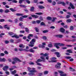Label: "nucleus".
<instances>
[{
    "label": "nucleus",
    "mask_w": 76,
    "mask_h": 76,
    "mask_svg": "<svg viewBox=\"0 0 76 76\" xmlns=\"http://www.w3.org/2000/svg\"><path fill=\"white\" fill-rule=\"evenodd\" d=\"M25 29H26V32H28L29 30L28 28H26Z\"/></svg>",
    "instance_id": "obj_48"
},
{
    "label": "nucleus",
    "mask_w": 76,
    "mask_h": 76,
    "mask_svg": "<svg viewBox=\"0 0 76 76\" xmlns=\"http://www.w3.org/2000/svg\"><path fill=\"white\" fill-rule=\"evenodd\" d=\"M72 21V20L71 19H68L66 20V23H70Z\"/></svg>",
    "instance_id": "obj_26"
},
{
    "label": "nucleus",
    "mask_w": 76,
    "mask_h": 76,
    "mask_svg": "<svg viewBox=\"0 0 76 76\" xmlns=\"http://www.w3.org/2000/svg\"><path fill=\"white\" fill-rule=\"evenodd\" d=\"M36 15H42V12L36 13H35Z\"/></svg>",
    "instance_id": "obj_43"
},
{
    "label": "nucleus",
    "mask_w": 76,
    "mask_h": 76,
    "mask_svg": "<svg viewBox=\"0 0 76 76\" xmlns=\"http://www.w3.org/2000/svg\"><path fill=\"white\" fill-rule=\"evenodd\" d=\"M74 29V27L73 26H71L70 27V29L72 31Z\"/></svg>",
    "instance_id": "obj_45"
},
{
    "label": "nucleus",
    "mask_w": 76,
    "mask_h": 76,
    "mask_svg": "<svg viewBox=\"0 0 76 76\" xmlns=\"http://www.w3.org/2000/svg\"><path fill=\"white\" fill-rule=\"evenodd\" d=\"M56 37H58V38H61L63 37V35H56Z\"/></svg>",
    "instance_id": "obj_24"
},
{
    "label": "nucleus",
    "mask_w": 76,
    "mask_h": 76,
    "mask_svg": "<svg viewBox=\"0 0 76 76\" xmlns=\"http://www.w3.org/2000/svg\"><path fill=\"white\" fill-rule=\"evenodd\" d=\"M47 20H52V18L50 17H48L47 18Z\"/></svg>",
    "instance_id": "obj_27"
},
{
    "label": "nucleus",
    "mask_w": 76,
    "mask_h": 76,
    "mask_svg": "<svg viewBox=\"0 0 76 76\" xmlns=\"http://www.w3.org/2000/svg\"><path fill=\"white\" fill-rule=\"evenodd\" d=\"M54 53L56 55V56L57 57H60V53L59 52H56Z\"/></svg>",
    "instance_id": "obj_11"
},
{
    "label": "nucleus",
    "mask_w": 76,
    "mask_h": 76,
    "mask_svg": "<svg viewBox=\"0 0 76 76\" xmlns=\"http://www.w3.org/2000/svg\"><path fill=\"white\" fill-rule=\"evenodd\" d=\"M8 34L10 35H12L14 34V33L12 32H8Z\"/></svg>",
    "instance_id": "obj_44"
},
{
    "label": "nucleus",
    "mask_w": 76,
    "mask_h": 76,
    "mask_svg": "<svg viewBox=\"0 0 76 76\" xmlns=\"http://www.w3.org/2000/svg\"><path fill=\"white\" fill-rule=\"evenodd\" d=\"M70 6L71 7L72 9H75V7L73 5V4H72V3H70Z\"/></svg>",
    "instance_id": "obj_19"
},
{
    "label": "nucleus",
    "mask_w": 76,
    "mask_h": 76,
    "mask_svg": "<svg viewBox=\"0 0 76 76\" xmlns=\"http://www.w3.org/2000/svg\"><path fill=\"white\" fill-rule=\"evenodd\" d=\"M41 20H38L36 21V23H39L40 22H41Z\"/></svg>",
    "instance_id": "obj_60"
},
{
    "label": "nucleus",
    "mask_w": 76,
    "mask_h": 76,
    "mask_svg": "<svg viewBox=\"0 0 76 76\" xmlns=\"http://www.w3.org/2000/svg\"><path fill=\"white\" fill-rule=\"evenodd\" d=\"M42 38H43V39H44V40H46V39H47V37L46 36H43L42 37Z\"/></svg>",
    "instance_id": "obj_46"
},
{
    "label": "nucleus",
    "mask_w": 76,
    "mask_h": 76,
    "mask_svg": "<svg viewBox=\"0 0 76 76\" xmlns=\"http://www.w3.org/2000/svg\"><path fill=\"white\" fill-rule=\"evenodd\" d=\"M5 21V20L4 19H0V22H3Z\"/></svg>",
    "instance_id": "obj_47"
},
{
    "label": "nucleus",
    "mask_w": 76,
    "mask_h": 76,
    "mask_svg": "<svg viewBox=\"0 0 76 76\" xmlns=\"http://www.w3.org/2000/svg\"><path fill=\"white\" fill-rule=\"evenodd\" d=\"M53 20H52V22H55V20L57 19V18L56 17H53Z\"/></svg>",
    "instance_id": "obj_25"
},
{
    "label": "nucleus",
    "mask_w": 76,
    "mask_h": 76,
    "mask_svg": "<svg viewBox=\"0 0 76 76\" xmlns=\"http://www.w3.org/2000/svg\"><path fill=\"white\" fill-rule=\"evenodd\" d=\"M17 72V71L16 70H14V71H13L11 72V74L14 75L15 73H16Z\"/></svg>",
    "instance_id": "obj_21"
},
{
    "label": "nucleus",
    "mask_w": 76,
    "mask_h": 76,
    "mask_svg": "<svg viewBox=\"0 0 76 76\" xmlns=\"http://www.w3.org/2000/svg\"><path fill=\"white\" fill-rule=\"evenodd\" d=\"M75 40H76L75 39L74 40H71L70 39H66L65 40V41H67V42H70V41H72V42H73V41H75Z\"/></svg>",
    "instance_id": "obj_22"
},
{
    "label": "nucleus",
    "mask_w": 76,
    "mask_h": 76,
    "mask_svg": "<svg viewBox=\"0 0 76 76\" xmlns=\"http://www.w3.org/2000/svg\"><path fill=\"white\" fill-rule=\"evenodd\" d=\"M39 9H45V7L42 5H39L38 6Z\"/></svg>",
    "instance_id": "obj_16"
},
{
    "label": "nucleus",
    "mask_w": 76,
    "mask_h": 76,
    "mask_svg": "<svg viewBox=\"0 0 76 76\" xmlns=\"http://www.w3.org/2000/svg\"><path fill=\"white\" fill-rule=\"evenodd\" d=\"M36 42V39H32L30 42V44L28 45V46L30 47H33L34 46V44Z\"/></svg>",
    "instance_id": "obj_1"
},
{
    "label": "nucleus",
    "mask_w": 76,
    "mask_h": 76,
    "mask_svg": "<svg viewBox=\"0 0 76 76\" xmlns=\"http://www.w3.org/2000/svg\"><path fill=\"white\" fill-rule=\"evenodd\" d=\"M70 17V15H67L66 16V19H69V18Z\"/></svg>",
    "instance_id": "obj_56"
},
{
    "label": "nucleus",
    "mask_w": 76,
    "mask_h": 76,
    "mask_svg": "<svg viewBox=\"0 0 76 76\" xmlns=\"http://www.w3.org/2000/svg\"><path fill=\"white\" fill-rule=\"evenodd\" d=\"M34 29H35L37 32H39V29L37 27H35L34 28Z\"/></svg>",
    "instance_id": "obj_29"
},
{
    "label": "nucleus",
    "mask_w": 76,
    "mask_h": 76,
    "mask_svg": "<svg viewBox=\"0 0 76 76\" xmlns=\"http://www.w3.org/2000/svg\"><path fill=\"white\" fill-rule=\"evenodd\" d=\"M16 16H23V14H20V13H16Z\"/></svg>",
    "instance_id": "obj_33"
},
{
    "label": "nucleus",
    "mask_w": 76,
    "mask_h": 76,
    "mask_svg": "<svg viewBox=\"0 0 76 76\" xmlns=\"http://www.w3.org/2000/svg\"><path fill=\"white\" fill-rule=\"evenodd\" d=\"M30 73H37V71L36 70H31L29 71Z\"/></svg>",
    "instance_id": "obj_17"
},
{
    "label": "nucleus",
    "mask_w": 76,
    "mask_h": 76,
    "mask_svg": "<svg viewBox=\"0 0 76 76\" xmlns=\"http://www.w3.org/2000/svg\"><path fill=\"white\" fill-rule=\"evenodd\" d=\"M23 17L24 18H28V15H25L23 16Z\"/></svg>",
    "instance_id": "obj_64"
},
{
    "label": "nucleus",
    "mask_w": 76,
    "mask_h": 76,
    "mask_svg": "<svg viewBox=\"0 0 76 76\" xmlns=\"http://www.w3.org/2000/svg\"><path fill=\"white\" fill-rule=\"evenodd\" d=\"M8 25H6L4 26V28L5 29H7L8 30H10V27L7 26Z\"/></svg>",
    "instance_id": "obj_12"
},
{
    "label": "nucleus",
    "mask_w": 76,
    "mask_h": 76,
    "mask_svg": "<svg viewBox=\"0 0 76 76\" xmlns=\"http://www.w3.org/2000/svg\"><path fill=\"white\" fill-rule=\"evenodd\" d=\"M38 75H39L38 76H41L43 75V74H42V73L41 72V73H39Z\"/></svg>",
    "instance_id": "obj_61"
},
{
    "label": "nucleus",
    "mask_w": 76,
    "mask_h": 76,
    "mask_svg": "<svg viewBox=\"0 0 76 76\" xmlns=\"http://www.w3.org/2000/svg\"><path fill=\"white\" fill-rule=\"evenodd\" d=\"M26 51H29V52H31V53H35V50L32 49H30L29 50H26Z\"/></svg>",
    "instance_id": "obj_9"
},
{
    "label": "nucleus",
    "mask_w": 76,
    "mask_h": 76,
    "mask_svg": "<svg viewBox=\"0 0 76 76\" xmlns=\"http://www.w3.org/2000/svg\"><path fill=\"white\" fill-rule=\"evenodd\" d=\"M24 10L26 12V13H28L29 12L28 10L26 9H24Z\"/></svg>",
    "instance_id": "obj_55"
},
{
    "label": "nucleus",
    "mask_w": 76,
    "mask_h": 76,
    "mask_svg": "<svg viewBox=\"0 0 76 76\" xmlns=\"http://www.w3.org/2000/svg\"><path fill=\"white\" fill-rule=\"evenodd\" d=\"M10 10H11V11H12V12H16V10L12 8H10Z\"/></svg>",
    "instance_id": "obj_23"
},
{
    "label": "nucleus",
    "mask_w": 76,
    "mask_h": 76,
    "mask_svg": "<svg viewBox=\"0 0 76 76\" xmlns=\"http://www.w3.org/2000/svg\"><path fill=\"white\" fill-rule=\"evenodd\" d=\"M9 12H10V10H9L8 9H7L6 10H4V13H9Z\"/></svg>",
    "instance_id": "obj_36"
},
{
    "label": "nucleus",
    "mask_w": 76,
    "mask_h": 76,
    "mask_svg": "<svg viewBox=\"0 0 76 76\" xmlns=\"http://www.w3.org/2000/svg\"><path fill=\"white\" fill-rule=\"evenodd\" d=\"M11 37H12V38L15 37V38H16L17 39H18V38H19V36H18V35H17V34H14V35L12 36H11Z\"/></svg>",
    "instance_id": "obj_6"
},
{
    "label": "nucleus",
    "mask_w": 76,
    "mask_h": 76,
    "mask_svg": "<svg viewBox=\"0 0 76 76\" xmlns=\"http://www.w3.org/2000/svg\"><path fill=\"white\" fill-rule=\"evenodd\" d=\"M40 25L41 26H45V23H44L43 22H42L41 23H40Z\"/></svg>",
    "instance_id": "obj_30"
},
{
    "label": "nucleus",
    "mask_w": 76,
    "mask_h": 76,
    "mask_svg": "<svg viewBox=\"0 0 76 76\" xmlns=\"http://www.w3.org/2000/svg\"><path fill=\"white\" fill-rule=\"evenodd\" d=\"M57 59V58L55 57H53L52 58L51 60H56Z\"/></svg>",
    "instance_id": "obj_62"
},
{
    "label": "nucleus",
    "mask_w": 76,
    "mask_h": 76,
    "mask_svg": "<svg viewBox=\"0 0 76 76\" xmlns=\"http://www.w3.org/2000/svg\"><path fill=\"white\" fill-rule=\"evenodd\" d=\"M19 47L20 48H24V47H25V46L23 45V44H21L20 45Z\"/></svg>",
    "instance_id": "obj_34"
},
{
    "label": "nucleus",
    "mask_w": 76,
    "mask_h": 76,
    "mask_svg": "<svg viewBox=\"0 0 76 76\" xmlns=\"http://www.w3.org/2000/svg\"><path fill=\"white\" fill-rule=\"evenodd\" d=\"M59 46V44L58 43H55L54 44V46L56 47V48L58 49V48H60V47H58Z\"/></svg>",
    "instance_id": "obj_7"
},
{
    "label": "nucleus",
    "mask_w": 76,
    "mask_h": 76,
    "mask_svg": "<svg viewBox=\"0 0 76 76\" xmlns=\"http://www.w3.org/2000/svg\"><path fill=\"white\" fill-rule=\"evenodd\" d=\"M28 75L29 76H35V74L34 73H30L28 74Z\"/></svg>",
    "instance_id": "obj_18"
},
{
    "label": "nucleus",
    "mask_w": 76,
    "mask_h": 76,
    "mask_svg": "<svg viewBox=\"0 0 76 76\" xmlns=\"http://www.w3.org/2000/svg\"><path fill=\"white\" fill-rule=\"evenodd\" d=\"M58 44H59V46L60 47L61 46H64L65 45L63 43H58Z\"/></svg>",
    "instance_id": "obj_35"
},
{
    "label": "nucleus",
    "mask_w": 76,
    "mask_h": 76,
    "mask_svg": "<svg viewBox=\"0 0 76 76\" xmlns=\"http://www.w3.org/2000/svg\"><path fill=\"white\" fill-rule=\"evenodd\" d=\"M31 16L32 18H35V19H37L39 17L38 16L35 15H31Z\"/></svg>",
    "instance_id": "obj_13"
},
{
    "label": "nucleus",
    "mask_w": 76,
    "mask_h": 76,
    "mask_svg": "<svg viewBox=\"0 0 76 76\" xmlns=\"http://www.w3.org/2000/svg\"><path fill=\"white\" fill-rule=\"evenodd\" d=\"M48 46L50 48H51V47H53V45L51 44H49L48 45Z\"/></svg>",
    "instance_id": "obj_41"
},
{
    "label": "nucleus",
    "mask_w": 76,
    "mask_h": 76,
    "mask_svg": "<svg viewBox=\"0 0 76 76\" xmlns=\"http://www.w3.org/2000/svg\"><path fill=\"white\" fill-rule=\"evenodd\" d=\"M66 52L67 53H73V52L72 51V49H69L66 50Z\"/></svg>",
    "instance_id": "obj_14"
},
{
    "label": "nucleus",
    "mask_w": 76,
    "mask_h": 76,
    "mask_svg": "<svg viewBox=\"0 0 76 76\" xmlns=\"http://www.w3.org/2000/svg\"><path fill=\"white\" fill-rule=\"evenodd\" d=\"M23 17H20V18H19V20L20 21H21V22H23Z\"/></svg>",
    "instance_id": "obj_40"
},
{
    "label": "nucleus",
    "mask_w": 76,
    "mask_h": 76,
    "mask_svg": "<svg viewBox=\"0 0 76 76\" xmlns=\"http://www.w3.org/2000/svg\"><path fill=\"white\" fill-rule=\"evenodd\" d=\"M19 25L20 26H23V23L20 22L19 23Z\"/></svg>",
    "instance_id": "obj_49"
},
{
    "label": "nucleus",
    "mask_w": 76,
    "mask_h": 76,
    "mask_svg": "<svg viewBox=\"0 0 76 76\" xmlns=\"http://www.w3.org/2000/svg\"><path fill=\"white\" fill-rule=\"evenodd\" d=\"M19 3L20 4H22L23 2V1H24V0H19Z\"/></svg>",
    "instance_id": "obj_39"
},
{
    "label": "nucleus",
    "mask_w": 76,
    "mask_h": 76,
    "mask_svg": "<svg viewBox=\"0 0 76 76\" xmlns=\"http://www.w3.org/2000/svg\"><path fill=\"white\" fill-rule=\"evenodd\" d=\"M7 69H9V66H5L2 68L3 70L5 71H7Z\"/></svg>",
    "instance_id": "obj_5"
},
{
    "label": "nucleus",
    "mask_w": 76,
    "mask_h": 76,
    "mask_svg": "<svg viewBox=\"0 0 76 76\" xmlns=\"http://www.w3.org/2000/svg\"><path fill=\"white\" fill-rule=\"evenodd\" d=\"M48 56V54H47V53H46L44 54V56L46 57L47 56Z\"/></svg>",
    "instance_id": "obj_63"
},
{
    "label": "nucleus",
    "mask_w": 76,
    "mask_h": 76,
    "mask_svg": "<svg viewBox=\"0 0 76 76\" xmlns=\"http://www.w3.org/2000/svg\"><path fill=\"white\" fill-rule=\"evenodd\" d=\"M37 23V21H33L32 22V23L33 24H35Z\"/></svg>",
    "instance_id": "obj_57"
},
{
    "label": "nucleus",
    "mask_w": 76,
    "mask_h": 76,
    "mask_svg": "<svg viewBox=\"0 0 76 76\" xmlns=\"http://www.w3.org/2000/svg\"><path fill=\"white\" fill-rule=\"evenodd\" d=\"M10 42L11 43H13L14 42V40L11 39L10 40Z\"/></svg>",
    "instance_id": "obj_53"
},
{
    "label": "nucleus",
    "mask_w": 76,
    "mask_h": 76,
    "mask_svg": "<svg viewBox=\"0 0 76 76\" xmlns=\"http://www.w3.org/2000/svg\"><path fill=\"white\" fill-rule=\"evenodd\" d=\"M65 58H66V59H70L71 58H72V57L70 56H66L65 57Z\"/></svg>",
    "instance_id": "obj_52"
},
{
    "label": "nucleus",
    "mask_w": 76,
    "mask_h": 76,
    "mask_svg": "<svg viewBox=\"0 0 76 76\" xmlns=\"http://www.w3.org/2000/svg\"><path fill=\"white\" fill-rule=\"evenodd\" d=\"M61 63H57V64L55 65L56 68V69H60L61 67L60 66H61Z\"/></svg>",
    "instance_id": "obj_3"
},
{
    "label": "nucleus",
    "mask_w": 76,
    "mask_h": 76,
    "mask_svg": "<svg viewBox=\"0 0 76 76\" xmlns=\"http://www.w3.org/2000/svg\"><path fill=\"white\" fill-rule=\"evenodd\" d=\"M61 4H62L64 6H66V3L63 1H62L61 3Z\"/></svg>",
    "instance_id": "obj_42"
},
{
    "label": "nucleus",
    "mask_w": 76,
    "mask_h": 76,
    "mask_svg": "<svg viewBox=\"0 0 76 76\" xmlns=\"http://www.w3.org/2000/svg\"><path fill=\"white\" fill-rule=\"evenodd\" d=\"M6 61V59L4 58H0V62H5Z\"/></svg>",
    "instance_id": "obj_10"
},
{
    "label": "nucleus",
    "mask_w": 76,
    "mask_h": 76,
    "mask_svg": "<svg viewBox=\"0 0 76 76\" xmlns=\"http://www.w3.org/2000/svg\"><path fill=\"white\" fill-rule=\"evenodd\" d=\"M20 33H21V34L22 33V34H24V33H25V31H20Z\"/></svg>",
    "instance_id": "obj_58"
},
{
    "label": "nucleus",
    "mask_w": 76,
    "mask_h": 76,
    "mask_svg": "<svg viewBox=\"0 0 76 76\" xmlns=\"http://www.w3.org/2000/svg\"><path fill=\"white\" fill-rule=\"evenodd\" d=\"M56 4V2L55 1H53L52 2V5L53 6H55Z\"/></svg>",
    "instance_id": "obj_50"
},
{
    "label": "nucleus",
    "mask_w": 76,
    "mask_h": 76,
    "mask_svg": "<svg viewBox=\"0 0 76 76\" xmlns=\"http://www.w3.org/2000/svg\"><path fill=\"white\" fill-rule=\"evenodd\" d=\"M8 1H12V3H18V1H16V0H7Z\"/></svg>",
    "instance_id": "obj_15"
},
{
    "label": "nucleus",
    "mask_w": 76,
    "mask_h": 76,
    "mask_svg": "<svg viewBox=\"0 0 76 76\" xmlns=\"http://www.w3.org/2000/svg\"><path fill=\"white\" fill-rule=\"evenodd\" d=\"M43 33H47V32H48V30H44L42 31Z\"/></svg>",
    "instance_id": "obj_37"
},
{
    "label": "nucleus",
    "mask_w": 76,
    "mask_h": 76,
    "mask_svg": "<svg viewBox=\"0 0 76 76\" xmlns=\"http://www.w3.org/2000/svg\"><path fill=\"white\" fill-rule=\"evenodd\" d=\"M58 72L60 73V75L61 76H67V74H63L64 72H63L62 71H58Z\"/></svg>",
    "instance_id": "obj_2"
},
{
    "label": "nucleus",
    "mask_w": 76,
    "mask_h": 76,
    "mask_svg": "<svg viewBox=\"0 0 76 76\" xmlns=\"http://www.w3.org/2000/svg\"><path fill=\"white\" fill-rule=\"evenodd\" d=\"M60 31L62 32V33H64L65 32V29L64 28L61 27L60 29Z\"/></svg>",
    "instance_id": "obj_8"
},
{
    "label": "nucleus",
    "mask_w": 76,
    "mask_h": 76,
    "mask_svg": "<svg viewBox=\"0 0 76 76\" xmlns=\"http://www.w3.org/2000/svg\"><path fill=\"white\" fill-rule=\"evenodd\" d=\"M56 61H49L48 62L49 63H55V62H56Z\"/></svg>",
    "instance_id": "obj_51"
},
{
    "label": "nucleus",
    "mask_w": 76,
    "mask_h": 76,
    "mask_svg": "<svg viewBox=\"0 0 76 76\" xmlns=\"http://www.w3.org/2000/svg\"><path fill=\"white\" fill-rule=\"evenodd\" d=\"M29 64H30L31 65H34L35 64L33 63L32 62H31L30 63H29Z\"/></svg>",
    "instance_id": "obj_54"
},
{
    "label": "nucleus",
    "mask_w": 76,
    "mask_h": 76,
    "mask_svg": "<svg viewBox=\"0 0 76 76\" xmlns=\"http://www.w3.org/2000/svg\"><path fill=\"white\" fill-rule=\"evenodd\" d=\"M48 73V71H45L44 72V75H47Z\"/></svg>",
    "instance_id": "obj_38"
},
{
    "label": "nucleus",
    "mask_w": 76,
    "mask_h": 76,
    "mask_svg": "<svg viewBox=\"0 0 76 76\" xmlns=\"http://www.w3.org/2000/svg\"><path fill=\"white\" fill-rule=\"evenodd\" d=\"M70 69H71L70 70V71H71L72 72H73L74 71H75V70L74 69H73L72 67H69Z\"/></svg>",
    "instance_id": "obj_32"
},
{
    "label": "nucleus",
    "mask_w": 76,
    "mask_h": 76,
    "mask_svg": "<svg viewBox=\"0 0 76 76\" xmlns=\"http://www.w3.org/2000/svg\"><path fill=\"white\" fill-rule=\"evenodd\" d=\"M5 73L8 75H9V74H10V73H9V72L6 71L5 72Z\"/></svg>",
    "instance_id": "obj_59"
},
{
    "label": "nucleus",
    "mask_w": 76,
    "mask_h": 76,
    "mask_svg": "<svg viewBox=\"0 0 76 76\" xmlns=\"http://www.w3.org/2000/svg\"><path fill=\"white\" fill-rule=\"evenodd\" d=\"M42 61V59H39L37 60V61H36V63H38V62H41Z\"/></svg>",
    "instance_id": "obj_28"
},
{
    "label": "nucleus",
    "mask_w": 76,
    "mask_h": 76,
    "mask_svg": "<svg viewBox=\"0 0 76 76\" xmlns=\"http://www.w3.org/2000/svg\"><path fill=\"white\" fill-rule=\"evenodd\" d=\"M17 58H14L12 59V64H15V63L16 62V60H17Z\"/></svg>",
    "instance_id": "obj_4"
},
{
    "label": "nucleus",
    "mask_w": 76,
    "mask_h": 76,
    "mask_svg": "<svg viewBox=\"0 0 76 76\" xmlns=\"http://www.w3.org/2000/svg\"><path fill=\"white\" fill-rule=\"evenodd\" d=\"M19 6L21 7H24V8H26V6L22 4H20L19 5Z\"/></svg>",
    "instance_id": "obj_20"
},
{
    "label": "nucleus",
    "mask_w": 76,
    "mask_h": 76,
    "mask_svg": "<svg viewBox=\"0 0 76 76\" xmlns=\"http://www.w3.org/2000/svg\"><path fill=\"white\" fill-rule=\"evenodd\" d=\"M34 10V7H32L30 9L31 12H33Z\"/></svg>",
    "instance_id": "obj_31"
}]
</instances>
